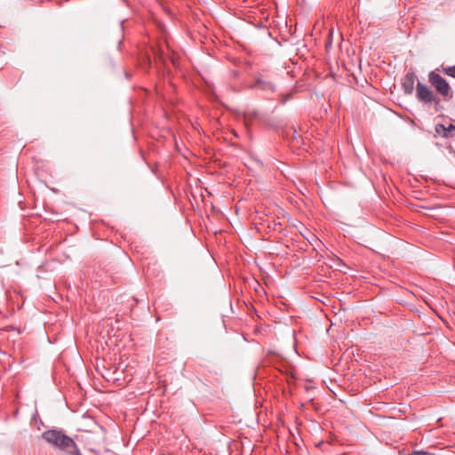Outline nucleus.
<instances>
[{
    "label": "nucleus",
    "mask_w": 455,
    "mask_h": 455,
    "mask_svg": "<svg viewBox=\"0 0 455 455\" xmlns=\"http://www.w3.org/2000/svg\"><path fill=\"white\" fill-rule=\"evenodd\" d=\"M42 437L48 443L68 455H83L75 441L60 430H46L42 434Z\"/></svg>",
    "instance_id": "1"
},
{
    "label": "nucleus",
    "mask_w": 455,
    "mask_h": 455,
    "mask_svg": "<svg viewBox=\"0 0 455 455\" xmlns=\"http://www.w3.org/2000/svg\"><path fill=\"white\" fill-rule=\"evenodd\" d=\"M428 81L431 85L435 87V91L444 99H450L452 97L449 83L435 71L429 73Z\"/></svg>",
    "instance_id": "2"
},
{
    "label": "nucleus",
    "mask_w": 455,
    "mask_h": 455,
    "mask_svg": "<svg viewBox=\"0 0 455 455\" xmlns=\"http://www.w3.org/2000/svg\"><path fill=\"white\" fill-rule=\"evenodd\" d=\"M251 88L271 93L275 90L274 83L260 74L254 76V82L251 84Z\"/></svg>",
    "instance_id": "3"
},
{
    "label": "nucleus",
    "mask_w": 455,
    "mask_h": 455,
    "mask_svg": "<svg viewBox=\"0 0 455 455\" xmlns=\"http://www.w3.org/2000/svg\"><path fill=\"white\" fill-rule=\"evenodd\" d=\"M417 98L419 101L427 104L437 101L434 92L426 84L419 82L417 84Z\"/></svg>",
    "instance_id": "4"
},
{
    "label": "nucleus",
    "mask_w": 455,
    "mask_h": 455,
    "mask_svg": "<svg viewBox=\"0 0 455 455\" xmlns=\"http://www.w3.org/2000/svg\"><path fill=\"white\" fill-rule=\"evenodd\" d=\"M415 80L416 76L412 72H408L404 76L403 80L402 82V87L405 94L410 95L413 92Z\"/></svg>",
    "instance_id": "5"
},
{
    "label": "nucleus",
    "mask_w": 455,
    "mask_h": 455,
    "mask_svg": "<svg viewBox=\"0 0 455 455\" xmlns=\"http://www.w3.org/2000/svg\"><path fill=\"white\" fill-rule=\"evenodd\" d=\"M202 91L206 93L210 100L215 101L218 100V96L214 92L213 85L201 76V92Z\"/></svg>",
    "instance_id": "6"
},
{
    "label": "nucleus",
    "mask_w": 455,
    "mask_h": 455,
    "mask_svg": "<svg viewBox=\"0 0 455 455\" xmlns=\"http://www.w3.org/2000/svg\"><path fill=\"white\" fill-rule=\"evenodd\" d=\"M438 71H441L444 75L451 76L452 78H455V65L453 66H443L442 65L439 68H437Z\"/></svg>",
    "instance_id": "7"
},
{
    "label": "nucleus",
    "mask_w": 455,
    "mask_h": 455,
    "mask_svg": "<svg viewBox=\"0 0 455 455\" xmlns=\"http://www.w3.org/2000/svg\"><path fill=\"white\" fill-rule=\"evenodd\" d=\"M259 117V113L255 110L250 111L248 110L244 114V120L246 124L251 123L254 119Z\"/></svg>",
    "instance_id": "8"
},
{
    "label": "nucleus",
    "mask_w": 455,
    "mask_h": 455,
    "mask_svg": "<svg viewBox=\"0 0 455 455\" xmlns=\"http://www.w3.org/2000/svg\"><path fill=\"white\" fill-rule=\"evenodd\" d=\"M435 132L436 134L448 139V133H446V126L445 125H443L442 124H436L435 127Z\"/></svg>",
    "instance_id": "9"
},
{
    "label": "nucleus",
    "mask_w": 455,
    "mask_h": 455,
    "mask_svg": "<svg viewBox=\"0 0 455 455\" xmlns=\"http://www.w3.org/2000/svg\"><path fill=\"white\" fill-rule=\"evenodd\" d=\"M152 52L156 59L164 60V50L162 47H152Z\"/></svg>",
    "instance_id": "10"
},
{
    "label": "nucleus",
    "mask_w": 455,
    "mask_h": 455,
    "mask_svg": "<svg viewBox=\"0 0 455 455\" xmlns=\"http://www.w3.org/2000/svg\"><path fill=\"white\" fill-rule=\"evenodd\" d=\"M446 133H448V138L455 136V125L450 124L448 127H446Z\"/></svg>",
    "instance_id": "11"
},
{
    "label": "nucleus",
    "mask_w": 455,
    "mask_h": 455,
    "mask_svg": "<svg viewBox=\"0 0 455 455\" xmlns=\"http://www.w3.org/2000/svg\"><path fill=\"white\" fill-rule=\"evenodd\" d=\"M408 455H432V454L428 451H413Z\"/></svg>",
    "instance_id": "12"
},
{
    "label": "nucleus",
    "mask_w": 455,
    "mask_h": 455,
    "mask_svg": "<svg viewBox=\"0 0 455 455\" xmlns=\"http://www.w3.org/2000/svg\"><path fill=\"white\" fill-rule=\"evenodd\" d=\"M281 226L280 222L273 221V230H277V228Z\"/></svg>",
    "instance_id": "13"
},
{
    "label": "nucleus",
    "mask_w": 455,
    "mask_h": 455,
    "mask_svg": "<svg viewBox=\"0 0 455 455\" xmlns=\"http://www.w3.org/2000/svg\"><path fill=\"white\" fill-rule=\"evenodd\" d=\"M192 197H193V200L195 201V203L196 204V198L193 194H192Z\"/></svg>",
    "instance_id": "14"
},
{
    "label": "nucleus",
    "mask_w": 455,
    "mask_h": 455,
    "mask_svg": "<svg viewBox=\"0 0 455 455\" xmlns=\"http://www.w3.org/2000/svg\"><path fill=\"white\" fill-rule=\"evenodd\" d=\"M200 196H201L202 200H204V196L203 193L200 194Z\"/></svg>",
    "instance_id": "15"
},
{
    "label": "nucleus",
    "mask_w": 455,
    "mask_h": 455,
    "mask_svg": "<svg viewBox=\"0 0 455 455\" xmlns=\"http://www.w3.org/2000/svg\"><path fill=\"white\" fill-rule=\"evenodd\" d=\"M165 45H166V48L170 47L168 42L165 43Z\"/></svg>",
    "instance_id": "16"
},
{
    "label": "nucleus",
    "mask_w": 455,
    "mask_h": 455,
    "mask_svg": "<svg viewBox=\"0 0 455 455\" xmlns=\"http://www.w3.org/2000/svg\"><path fill=\"white\" fill-rule=\"evenodd\" d=\"M190 204H191L192 206H194V203H193V201H192V200H190Z\"/></svg>",
    "instance_id": "17"
},
{
    "label": "nucleus",
    "mask_w": 455,
    "mask_h": 455,
    "mask_svg": "<svg viewBox=\"0 0 455 455\" xmlns=\"http://www.w3.org/2000/svg\"><path fill=\"white\" fill-rule=\"evenodd\" d=\"M205 192H207L208 195H211L208 189L205 188Z\"/></svg>",
    "instance_id": "18"
}]
</instances>
